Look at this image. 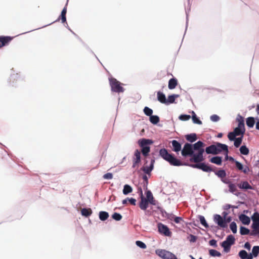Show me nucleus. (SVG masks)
Listing matches in <instances>:
<instances>
[{"label":"nucleus","mask_w":259,"mask_h":259,"mask_svg":"<svg viewBox=\"0 0 259 259\" xmlns=\"http://www.w3.org/2000/svg\"><path fill=\"white\" fill-rule=\"evenodd\" d=\"M238 219L239 221L242 223V224L244 225L248 226L250 223V217H248L246 214H239Z\"/></svg>","instance_id":"obj_22"},{"label":"nucleus","mask_w":259,"mask_h":259,"mask_svg":"<svg viewBox=\"0 0 259 259\" xmlns=\"http://www.w3.org/2000/svg\"><path fill=\"white\" fill-rule=\"evenodd\" d=\"M194 152L197 151L205 146V144L202 141L199 140L194 144H192Z\"/></svg>","instance_id":"obj_31"},{"label":"nucleus","mask_w":259,"mask_h":259,"mask_svg":"<svg viewBox=\"0 0 259 259\" xmlns=\"http://www.w3.org/2000/svg\"><path fill=\"white\" fill-rule=\"evenodd\" d=\"M180 97V95L179 94H172L168 95L167 96V98H166V105H169L171 104H176V100L177 98H179Z\"/></svg>","instance_id":"obj_23"},{"label":"nucleus","mask_w":259,"mask_h":259,"mask_svg":"<svg viewBox=\"0 0 259 259\" xmlns=\"http://www.w3.org/2000/svg\"><path fill=\"white\" fill-rule=\"evenodd\" d=\"M232 132H235L234 134H236V137L240 135L241 134H244L245 133V132L242 130V128H239L237 126L234 129Z\"/></svg>","instance_id":"obj_56"},{"label":"nucleus","mask_w":259,"mask_h":259,"mask_svg":"<svg viewBox=\"0 0 259 259\" xmlns=\"http://www.w3.org/2000/svg\"><path fill=\"white\" fill-rule=\"evenodd\" d=\"M236 120L237 122V127H239V128H242V130H243L244 132H245V126L244 117L240 114H238L236 118Z\"/></svg>","instance_id":"obj_24"},{"label":"nucleus","mask_w":259,"mask_h":259,"mask_svg":"<svg viewBox=\"0 0 259 259\" xmlns=\"http://www.w3.org/2000/svg\"><path fill=\"white\" fill-rule=\"evenodd\" d=\"M155 253L162 259H178L174 253L165 249H157Z\"/></svg>","instance_id":"obj_8"},{"label":"nucleus","mask_w":259,"mask_h":259,"mask_svg":"<svg viewBox=\"0 0 259 259\" xmlns=\"http://www.w3.org/2000/svg\"><path fill=\"white\" fill-rule=\"evenodd\" d=\"M224 222L223 224V230H225V229H227L228 227V224L231 223L232 221L233 218L231 216H228L226 218H224Z\"/></svg>","instance_id":"obj_46"},{"label":"nucleus","mask_w":259,"mask_h":259,"mask_svg":"<svg viewBox=\"0 0 259 259\" xmlns=\"http://www.w3.org/2000/svg\"><path fill=\"white\" fill-rule=\"evenodd\" d=\"M253 218L255 220L259 219V212L256 209L254 210V212L250 217L251 220L253 221Z\"/></svg>","instance_id":"obj_64"},{"label":"nucleus","mask_w":259,"mask_h":259,"mask_svg":"<svg viewBox=\"0 0 259 259\" xmlns=\"http://www.w3.org/2000/svg\"><path fill=\"white\" fill-rule=\"evenodd\" d=\"M133 191V187L129 184H125L122 189V193L124 195H127Z\"/></svg>","instance_id":"obj_36"},{"label":"nucleus","mask_w":259,"mask_h":259,"mask_svg":"<svg viewBox=\"0 0 259 259\" xmlns=\"http://www.w3.org/2000/svg\"><path fill=\"white\" fill-rule=\"evenodd\" d=\"M93 213V210L91 208L83 207L80 211V214L85 218H89Z\"/></svg>","instance_id":"obj_32"},{"label":"nucleus","mask_w":259,"mask_h":259,"mask_svg":"<svg viewBox=\"0 0 259 259\" xmlns=\"http://www.w3.org/2000/svg\"><path fill=\"white\" fill-rule=\"evenodd\" d=\"M113 174L112 172H107L103 176V178L105 180H111L113 178Z\"/></svg>","instance_id":"obj_63"},{"label":"nucleus","mask_w":259,"mask_h":259,"mask_svg":"<svg viewBox=\"0 0 259 259\" xmlns=\"http://www.w3.org/2000/svg\"><path fill=\"white\" fill-rule=\"evenodd\" d=\"M235 132H230L228 134V138L230 141H233L236 138V134H234Z\"/></svg>","instance_id":"obj_58"},{"label":"nucleus","mask_w":259,"mask_h":259,"mask_svg":"<svg viewBox=\"0 0 259 259\" xmlns=\"http://www.w3.org/2000/svg\"><path fill=\"white\" fill-rule=\"evenodd\" d=\"M191 118L192 119V122L194 124L201 125L202 124V122L201 120L200 117H199L197 115H193V116H191Z\"/></svg>","instance_id":"obj_49"},{"label":"nucleus","mask_w":259,"mask_h":259,"mask_svg":"<svg viewBox=\"0 0 259 259\" xmlns=\"http://www.w3.org/2000/svg\"><path fill=\"white\" fill-rule=\"evenodd\" d=\"M68 1L69 0H67L66 1V3L65 4V6L64 7V8H63L61 12V14H60V15L59 16V17H58V18L54 21L52 22V23H49L48 24H47V25H45L42 27H39V28H36V29H34L33 30H29V31H28L27 32H23L21 34H20V35H22V34H26L27 33H29V32H30L31 31H34L35 30H37V29H40V28H44V27H46L48 26H49L53 23H55L56 22H59L60 21H61V23H63V24H65V23H66V22H67V19H66V13H67V6H68ZM17 36H18V35H17Z\"/></svg>","instance_id":"obj_4"},{"label":"nucleus","mask_w":259,"mask_h":259,"mask_svg":"<svg viewBox=\"0 0 259 259\" xmlns=\"http://www.w3.org/2000/svg\"><path fill=\"white\" fill-rule=\"evenodd\" d=\"M149 119L152 124L156 125L160 127L162 126V124H159L160 117L158 115L152 114V115L149 117Z\"/></svg>","instance_id":"obj_27"},{"label":"nucleus","mask_w":259,"mask_h":259,"mask_svg":"<svg viewBox=\"0 0 259 259\" xmlns=\"http://www.w3.org/2000/svg\"><path fill=\"white\" fill-rule=\"evenodd\" d=\"M111 218L116 221H120L122 219V215L119 212H115L111 215Z\"/></svg>","instance_id":"obj_52"},{"label":"nucleus","mask_w":259,"mask_h":259,"mask_svg":"<svg viewBox=\"0 0 259 259\" xmlns=\"http://www.w3.org/2000/svg\"><path fill=\"white\" fill-rule=\"evenodd\" d=\"M225 241H227V243L232 246L235 243L236 239L233 235L230 234L227 236Z\"/></svg>","instance_id":"obj_45"},{"label":"nucleus","mask_w":259,"mask_h":259,"mask_svg":"<svg viewBox=\"0 0 259 259\" xmlns=\"http://www.w3.org/2000/svg\"><path fill=\"white\" fill-rule=\"evenodd\" d=\"M224 219L221 215L219 214H214L213 216V220L215 224L220 227L221 229L223 230V224Z\"/></svg>","instance_id":"obj_19"},{"label":"nucleus","mask_w":259,"mask_h":259,"mask_svg":"<svg viewBox=\"0 0 259 259\" xmlns=\"http://www.w3.org/2000/svg\"><path fill=\"white\" fill-rule=\"evenodd\" d=\"M234 163L237 169L243 172L245 174H247L250 171H251L248 166L246 165H244L241 162L237 160L234 162Z\"/></svg>","instance_id":"obj_17"},{"label":"nucleus","mask_w":259,"mask_h":259,"mask_svg":"<svg viewBox=\"0 0 259 259\" xmlns=\"http://www.w3.org/2000/svg\"><path fill=\"white\" fill-rule=\"evenodd\" d=\"M194 153L192 144L188 142L185 143L182 150V155L184 157L188 156L192 157Z\"/></svg>","instance_id":"obj_11"},{"label":"nucleus","mask_w":259,"mask_h":259,"mask_svg":"<svg viewBox=\"0 0 259 259\" xmlns=\"http://www.w3.org/2000/svg\"><path fill=\"white\" fill-rule=\"evenodd\" d=\"M191 118V115L187 114H181L179 117L178 119L181 121H186L189 120Z\"/></svg>","instance_id":"obj_51"},{"label":"nucleus","mask_w":259,"mask_h":259,"mask_svg":"<svg viewBox=\"0 0 259 259\" xmlns=\"http://www.w3.org/2000/svg\"><path fill=\"white\" fill-rule=\"evenodd\" d=\"M208 244L210 246H212L214 248H217L218 247V243H217V240L214 239H210L209 241H208Z\"/></svg>","instance_id":"obj_61"},{"label":"nucleus","mask_w":259,"mask_h":259,"mask_svg":"<svg viewBox=\"0 0 259 259\" xmlns=\"http://www.w3.org/2000/svg\"><path fill=\"white\" fill-rule=\"evenodd\" d=\"M229 152V147L228 146L227 149H226L224 151V156H225L224 160L225 161L229 160L232 162H234L236 160V159L235 158H234L233 157H232L231 156H229L228 155Z\"/></svg>","instance_id":"obj_42"},{"label":"nucleus","mask_w":259,"mask_h":259,"mask_svg":"<svg viewBox=\"0 0 259 259\" xmlns=\"http://www.w3.org/2000/svg\"><path fill=\"white\" fill-rule=\"evenodd\" d=\"M208 255L210 257H221L222 256V253L216 249H208Z\"/></svg>","instance_id":"obj_39"},{"label":"nucleus","mask_w":259,"mask_h":259,"mask_svg":"<svg viewBox=\"0 0 259 259\" xmlns=\"http://www.w3.org/2000/svg\"><path fill=\"white\" fill-rule=\"evenodd\" d=\"M252 223L251 225V228L252 230L251 232L250 235L252 236H259V219L253 220Z\"/></svg>","instance_id":"obj_15"},{"label":"nucleus","mask_w":259,"mask_h":259,"mask_svg":"<svg viewBox=\"0 0 259 259\" xmlns=\"http://www.w3.org/2000/svg\"><path fill=\"white\" fill-rule=\"evenodd\" d=\"M239 151L241 154L248 155L249 153V149L245 144L241 145L239 148Z\"/></svg>","instance_id":"obj_43"},{"label":"nucleus","mask_w":259,"mask_h":259,"mask_svg":"<svg viewBox=\"0 0 259 259\" xmlns=\"http://www.w3.org/2000/svg\"><path fill=\"white\" fill-rule=\"evenodd\" d=\"M246 124L248 128L253 127L255 122L254 121V117L249 116L246 118Z\"/></svg>","instance_id":"obj_38"},{"label":"nucleus","mask_w":259,"mask_h":259,"mask_svg":"<svg viewBox=\"0 0 259 259\" xmlns=\"http://www.w3.org/2000/svg\"><path fill=\"white\" fill-rule=\"evenodd\" d=\"M157 231L159 234L166 237L171 236L172 232L167 225L159 222L157 224Z\"/></svg>","instance_id":"obj_10"},{"label":"nucleus","mask_w":259,"mask_h":259,"mask_svg":"<svg viewBox=\"0 0 259 259\" xmlns=\"http://www.w3.org/2000/svg\"><path fill=\"white\" fill-rule=\"evenodd\" d=\"M159 151H160V149L158 150V149H154V150L151 153H150V157L155 156L156 157H158V158L160 157L159 156Z\"/></svg>","instance_id":"obj_60"},{"label":"nucleus","mask_w":259,"mask_h":259,"mask_svg":"<svg viewBox=\"0 0 259 259\" xmlns=\"http://www.w3.org/2000/svg\"><path fill=\"white\" fill-rule=\"evenodd\" d=\"M127 202L134 206H135L137 204V200L133 197H126L122 200V204L123 205H126Z\"/></svg>","instance_id":"obj_35"},{"label":"nucleus","mask_w":259,"mask_h":259,"mask_svg":"<svg viewBox=\"0 0 259 259\" xmlns=\"http://www.w3.org/2000/svg\"><path fill=\"white\" fill-rule=\"evenodd\" d=\"M234 195H236L237 197H239L241 199L244 200L246 199L247 195L245 193H242L239 192H236L234 193Z\"/></svg>","instance_id":"obj_62"},{"label":"nucleus","mask_w":259,"mask_h":259,"mask_svg":"<svg viewBox=\"0 0 259 259\" xmlns=\"http://www.w3.org/2000/svg\"><path fill=\"white\" fill-rule=\"evenodd\" d=\"M154 143L151 139L141 138L137 141V144L141 148V152L143 156H149L151 152V146Z\"/></svg>","instance_id":"obj_2"},{"label":"nucleus","mask_w":259,"mask_h":259,"mask_svg":"<svg viewBox=\"0 0 259 259\" xmlns=\"http://www.w3.org/2000/svg\"><path fill=\"white\" fill-rule=\"evenodd\" d=\"M142 153L140 150L136 149L134 152V154L133 156V164L132 168H135L136 166H139L141 164L142 157H141Z\"/></svg>","instance_id":"obj_12"},{"label":"nucleus","mask_w":259,"mask_h":259,"mask_svg":"<svg viewBox=\"0 0 259 259\" xmlns=\"http://www.w3.org/2000/svg\"><path fill=\"white\" fill-rule=\"evenodd\" d=\"M229 228L230 230L233 234H236L237 232V225L235 221H233L230 223Z\"/></svg>","instance_id":"obj_48"},{"label":"nucleus","mask_w":259,"mask_h":259,"mask_svg":"<svg viewBox=\"0 0 259 259\" xmlns=\"http://www.w3.org/2000/svg\"><path fill=\"white\" fill-rule=\"evenodd\" d=\"M158 157H156L155 156L150 157L149 159H150L149 165H146L145 166H143L141 168V170H142L144 174L148 175L149 177H150L151 175V172L153 170L154 168V164L155 163V160L157 159Z\"/></svg>","instance_id":"obj_9"},{"label":"nucleus","mask_w":259,"mask_h":259,"mask_svg":"<svg viewBox=\"0 0 259 259\" xmlns=\"http://www.w3.org/2000/svg\"><path fill=\"white\" fill-rule=\"evenodd\" d=\"M178 85V81L176 77H172L169 79L168 82V88L169 90L175 89Z\"/></svg>","instance_id":"obj_29"},{"label":"nucleus","mask_w":259,"mask_h":259,"mask_svg":"<svg viewBox=\"0 0 259 259\" xmlns=\"http://www.w3.org/2000/svg\"><path fill=\"white\" fill-rule=\"evenodd\" d=\"M159 156L163 160L168 162L171 166H188L198 169L199 168L200 162H196V163H190L187 162H183L180 159L176 157L174 154L169 153L168 150L164 147L160 149Z\"/></svg>","instance_id":"obj_1"},{"label":"nucleus","mask_w":259,"mask_h":259,"mask_svg":"<svg viewBox=\"0 0 259 259\" xmlns=\"http://www.w3.org/2000/svg\"><path fill=\"white\" fill-rule=\"evenodd\" d=\"M149 176L148 177L147 176V174H145L143 175L142 176V179H143V182L142 183L143 189L145 190V192L146 191L149 190L148 189V185L149 183L148 179H149Z\"/></svg>","instance_id":"obj_40"},{"label":"nucleus","mask_w":259,"mask_h":259,"mask_svg":"<svg viewBox=\"0 0 259 259\" xmlns=\"http://www.w3.org/2000/svg\"><path fill=\"white\" fill-rule=\"evenodd\" d=\"M63 24L64 26L66 28H67L80 41H82L81 38L77 34H76L72 30H71V29L68 26L67 22L66 23Z\"/></svg>","instance_id":"obj_57"},{"label":"nucleus","mask_w":259,"mask_h":259,"mask_svg":"<svg viewBox=\"0 0 259 259\" xmlns=\"http://www.w3.org/2000/svg\"><path fill=\"white\" fill-rule=\"evenodd\" d=\"M250 230L247 227L243 226H240L239 233L241 235H246L250 234Z\"/></svg>","instance_id":"obj_44"},{"label":"nucleus","mask_w":259,"mask_h":259,"mask_svg":"<svg viewBox=\"0 0 259 259\" xmlns=\"http://www.w3.org/2000/svg\"><path fill=\"white\" fill-rule=\"evenodd\" d=\"M220 245L223 248V252L227 253L230 251L232 246L227 243V241L224 240L220 243Z\"/></svg>","instance_id":"obj_33"},{"label":"nucleus","mask_w":259,"mask_h":259,"mask_svg":"<svg viewBox=\"0 0 259 259\" xmlns=\"http://www.w3.org/2000/svg\"><path fill=\"white\" fill-rule=\"evenodd\" d=\"M138 206L141 210H146L149 207L150 203L148 201L145 202H139Z\"/></svg>","instance_id":"obj_47"},{"label":"nucleus","mask_w":259,"mask_h":259,"mask_svg":"<svg viewBox=\"0 0 259 259\" xmlns=\"http://www.w3.org/2000/svg\"><path fill=\"white\" fill-rule=\"evenodd\" d=\"M185 137L186 140L191 144H192L197 140V135L195 133L186 134Z\"/></svg>","instance_id":"obj_30"},{"label":"nucleus","mask_w":259,"mask_h":259,"mask_svg":"<svg viewBox=\"0 0 259 259\" xmlns=\"http://www.w3.org/2000/svg\"><path fill=\"white\" fill-rule=\"evenodd\" d=\"M229 189L228 191L232 194H234V193H235V191L236 190V186L237 185H235L232 183H231L230 184H229V185L228 186Z\"/></svg>","instance_id":"obj_53"},{"label":"nucleus","mask_w":259,"mask_h":259,"mask_svg":"<svg viewBox=\"0 0 259 259\" xmlns=\"http://www.w3.org/2000/svg\"><path fill=\"white\" fill-rule=\"evenodd\" d=\"M228 145L219 142H215L212 144L205 148L206 154L218 155L222 153L227 149Z\"/></svg>","instance_id":"obj_3"},{"label":"nucleus","mask_w":259,"mask_h":259,"mask_svg":"<svg viewBox=\"0 0 259 259\" xmlns=\"http://www.w3.org/2000/svg\"><path fill=\"white\" fill-rule=\"evenodd\" d=\"M108 80L112 92L119 94L124 92L125 89L122 87L123 84L117 79L111 76Z\"/></svg>","instance_id":"obj_6"},{"label":"nucleus","mask_w":259,"mask_h":259,"mask_svg":"<svg viewBox=\"0 0 259 259\" xmlns=\"http://www.w3.org/2000/svg\"><path fill=\"white\" fill-rule=\"evenodd\" d=\"M259 255V246L255 245L252 248L251 252L248 253L245 249L239 251L238 256L240 259H253L257 257Z\"/></svg>","instance_id":"obj_5"},{"label":"nucleus","mask_w":259,"mask_h":259,"mask_svg":"<svg viewBox=\"0 0 259 259\" xmlns=\"http://www.w3.org/2000/svg\"><path fill=\"white\" fill-rule=\"evenodd\" d=\"M157 94V98L156 100L159 102L161 104H166V97L165 94H164L162 91H158L156 92Z\"/></svg>","instance_id":"obj_26"},{"label":"nucleus","mask_w":259,"mask_h":259,"mask_svg":"<svg viewBox=\"0 0 259 259\" xmlns=\"http://www.w3.org/2000/svg\"><path fill=\"white\" fill-rule=\"evenodd\" d=\"M223 158L222 156L215 155L209 159V161L213 164L221 166L222 165Z\"/></svg>","instance_id":"obj_20"},{"label":"nucleus","mask_w":259,"mask_h":259,"mask_svg":"<svg viewBox=\"0 0 259 259\" xmlns=\"http://www.w3.org/2000/svg\"><path fill=\"white\" fill-rule=\"evenodd\" d=\"M143 112L146 116H148L149 117L153 114V110L149 108L148 106H145L143 109Z\"/></svg>","instance_id":"obj_50"},{"label":"nucleus","mask_w":259,"mask_h":259,"mask_svg":"<svg viewBox=\"0 0 259 259\" xmlns=\"http://www.w3.org/2000/svg\"><path fill=\"white\" fill-rule=\"evenodd\" d=\"M215 169H214L213 172L218 178L222 179L227 176V172L225 169H221L219 170H215Z\"/></svg>","instance_id":"obj_37"},{"label":"nucleus","mask_w":259,"mask_h":259,"mask_svg":"<svg viewBox=\"0 0 259 259\" xmlns=\"http://www.w3.org/2000/svg\"><path fill=\"white\" fill-rule=\"evenodd\" d=\"M237 187L242 190H253L252 187L247 181H241L237 184Z\"/></svg>","instance_id":"obj_21"},{"label":"nucleus","mask_w":259,"mask_h":259,"mask_svg":"<svg viewBox=\"0 0 259 259\" xmlns=\"http://www.w3.org/2000/svg\"><path fill=\"white\" fill-rule=\"evenodd\" d=\"M197 153L194 152V155H193L192 160L195 162H198L203 161L205 159V157L203 156L204 152L206 153L205 148H201L199 150L197 151Z\"/></svg>","instance_id":"obj_13"},{"label":"nucleus","mask_w":259,"mask_h":259,"mask_svg":"<svg viewBox=\"0 0 259 259\" xmlns=\"http://www.w3.org/2000/svg\"><path fill=\"white\" fill-rule=\"evenodd\" d=\"M214 169H217V167L213 165H211L208 163L204 162H200V166L199 169L201 170L203 172H213Z\"/></svg>","instance_id":"obj_14"},{"label":"nucleus","mask_w":259,"mask_h":259,"mask_svg":"<svg viewBox=\"0 0 259 259\" xmlns=\"http://www.w3.org/2000/svg\"><path fill=\"white\" fill-rule=\"evenodd\" d=\"M197 218L198 219L197 220H196V222L198 223V222L200 223V224L204 228L207 229L209 228V224H208L207 222L206 221L205 217L200 214H198L197 215Z\"/></svg>","instance_id":"obj_25"},{"label":"nucleus","mask_w":259,"mask_h":259,"mask_svg":"<svg viewBox=\"0 0 259 259\" xmlns=\"http://www.w3.org/2000/svg\"><path fill=\"white\" fill-rule=\"evenodd\" d=\"M157 209L160 211L162 217L174 221L176 224H180L181 222H183V221H184L183 218L181 217L177 216L173 213L167 212L160 205H158Z\"/></svg>","instance_id":"obj_7"},{"label":"nucleus","mask_w":259,"mask_h":259,"mask_svg":"<svg viewBox=\"0 0 259 259\" xmlns=\"http://www.w3.org/2000/svg\"><path fill=\"white\" fill-rule=\"evenodd\" d=\"M170 143L172 146L171 149L174 152L177 154H179L180 151L182 152V143H180L179 141H177L176 140H172L170 141Z\"/></svg>","instance_id":"obj_18"},{"label":"nucleus","mask_w":259,"mask_h":259,"mask_svg":"<svg viewBox=\"0 0 259 259\" xmlns=\"http://www.w3.org/2000/svg\"><path fill=\"white\" fill-rule=\"evenodd\" d=\"M220 119V117L217 114H212L210 116V120L214 122H218Z\"/></svg>","instance_id":"obj_59"},{"label":"nucleus","mask_w":259,"mask_h":259,"mask_svg":"<svg viewBox=\"0 0 259 259\" xmlns=\"http://www.w3.org/2000/svg\"><path fill=\"white\" fill-rule=\"evenodd\" d=\"M184 224L185 225H186V226L187 227V228L190 230V231H191V228L188 226H193L194 227H198L199 228H200L199 227V224L198 223L196 222V220H195L194 219H193L192 220V221L191 222H185L184 221H183V225Z\"/></svg>","instance_id":"obj_41"},{"label":"nucleus","mask_w":259,"mask_h":259,"mask_svg":"<svg viewBox=\"0 0 259 259\" xmlns=\"http://www.w3.org/2000/svg\"><path fill=\"white\" fill-rule=\"evenodd\" d=\"M13 38V36L4 35L0 42V48L8 46Z\"/></svg>","instance_id":"obj_28"},{"label":"nucleus","mask_w":259,"mask_h":259,"mask_svg":"<svg viewBox=\"0 0 259 259\" xmlns=\"http://www.w3.org/2000/svg\"><path fill=\"white\" fill-rule=\"evenodd\" d=\"M136 245L141 249H146L147 248L146 244L141 240H137L136 241Z\"/></svg>","instance_id":"obj_55"},{"label":"nucleus","mask_w":259,"mask_h":259,"mask_svg":"<svg viewBox=\"0 0 259 259\" xmlns=\"http://www.w3.org/2000/svg\"><path fill=\"white\" fill-rule=\"evenodd\" d=\"M98 216L100 221L105 222L109 218V214L106 211L101 210L99 212Z\"/></svg>","instance_id":"obj_34"},{"label":"nucleus","mask_w":259,"mask_h":259,"mask_svg":"<svg viewBox=\"0 0 259 259\" xmlns=\"http://www.w3.org/2000/svg\"><path fill=\"white\" fill-rule=\"evenodd\" d=\"M145 194L147 197V201L150 203V204L156 206V207L158 205H160L158 201L156 200L154 198L153 194L150 190L146 191L145 192Z\"/></svg>","instance_id":"obj_16"},{"label":"nucleus","mask_w":259,"mask_h":259,"mask_svg":"<svg viewBox=\"0 0 259 259\" xmlns=\"http://www.w3.org/2000/svg\"><path fill=\"white\" fill-rule=\"evenodd\" d=\"M187 238L190 241V243H195L196 242L198 237L194 235L190 234H189Z\"/></svg>","instance_id":"obj_54"}]
</instances>
